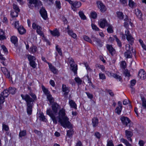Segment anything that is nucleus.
Instances as JSON below:
<instances>
[{"instance_id": "cd10ccee", "label": "nucleus", "mask_w": 146, "mask_h": 146, "mask_svg": "<svg viewBox=\"0 0 146 146\" xmlns=\"http://www.w3.org/2000/svg\"><path fill=\"white\" fill-rule=\"evenodd\" d=\"M128 5L131 8H133L136 6V4L132 0H129Z\"/></svg>"}, {"instance_id": "37998d69", "label": "nucleus", "mask_w": 146, "mask_h": 146, "mask_svg": "<svg viewBox=\"0 0 146 146\" xmlns=\"http://www.w3.org/2000/svg\"><path fill=\"white\" fill-rule=\"evenodd\" d=\"M142 102V106L145 108L146 109V99L144 97L141 98Z\"/></svg>"}, {"instance_id": "bf43d9fd", "label": "nucleus", "mask_w": 146, "mask_h": 146, "mask_svg": "<svg viewBox=\"0 0 146 146\" xmlns=\"http://www.w3.org/2000/svg\"><path fill=\"white\" fill-rule=\"evenodd\" d=\"M92 27L93 29L94 30L96 31H99V29L94 24H92Z\"/></svg>"}, {"instance_id": "b1692460", "label": "nucleus", "mask_w": 146, "mask_h": 146, "mask_svg": "<svg viewBox=\"0 0 146 146\" xmlns=\"http://www.w3.org/2000/svg\"><path fill=\"white\" fill-rule=\"evenodd\" d=\"M68 34L74 38H75L77 37L76 35L73 32L72 30H69L67 31Z\"/></svg>"}, {"instance_id": "c03bdc74", "label": "nucleus", "mask_w": 146, "mask_h": 146, "mask_svg": "<svg viewBox=\"0 0 146 146\" xmlns=\"http://www.w3.org/2000/svg\"><path fill=\"white\" fill-rule=\"evenodd\" d=\"M121 107H117L115 109V111L118 114L120 115L122 110Z\"/></svg>"}, {"instance_id": "3c124183", "label": "nucleus", "mask_w": 146, "mask_h": 146, "mask_svg": "<svg viewBox=\"0 0 146 146\" xmlns=\"http://www.w3.org/2000/svg\"><path fill=\"white\" fill-rule=\"evenodd\" d=\"M38 27H40V26L36 24L35 23H33L32 24V27L35 30H36L39 28Z\"/></svg>"}, {"instance_id": "f8f14e48", "label": "nucleus", "mask_w": 146, "mask_h": 146, "mask_svg": "<svg viewBox=\"0 0 146 146\" xmlns=\"http://www.w3.org/2000/svg\"><path fill=\"white\" fill-rule=\"evenodd\" d=\"M106 48L110 53L111 54L112 56H113L115 54V50L113 48L111 45L107 44Z\"/></svg>"}, {"instance_id": "6ab92c4d", "label": "nucleus", "mask_w": 146, "mask_h": 146, "mask_svg": "<svg viewBox=\"0 0 146 146\" xmlns=\"http://www.w3.org/2000/svg\"><path fill=\"white\" fill-rule=\"evenodd\" d=\"M69 104L71 108L75 109H77V105L75 102L72 100H70L69 102Z\"/></svg>"}, {"instance_id": "e433bc0d", "label": "nucleus", "mask_w": 146, "mask_h": 146, "mask_svg": "<svg viewBox=\"0 0 146 146\" xmlns=\"http://www.w3.org/2000/svg\"><path fill=\"white\" fill-rule=\"evenodd\" d=\"M123 74L125 77H129L131 76L130 72L127 69H125L124 70Z\"/></svg>"}, {"instance_id": "ea45409f", "label": "nucleus", "mask_w": 146, "mask_h": 146, "mask_svg": "<svg viewBox=\"0 0 146 146\" xmlns=\"http://www.w3.org/2000/svg\"><path fill=\"white\" fill-rule=\"evenodd\" d=\"M83 38L84 40L85 41L89 42L91 43H92V42L91 39L88 36L86 35H84L83 36Z\"/></svg>"}, {"instance_id": "72a5a7b5", "label": "nucleus", "mask_w": 146, "mask_h": 146, "mask_svg": "<svg viewBox=\"0 0 146 146\" xmlns=\"http://www.w3.org/2000/svg\"><path fill=\"white\" fill-rule=\"evenodd\" d=\"M41 87L42 91L45 95H47V94H49L48 90L44 86L42 85Z\"/></svg>"}, {"instance_id": "7ed1b4c3", "label": "nucleus", "mask_w": 146, "mask_h": 146, "mask_svg": "<svg viewBox=\"0 0 146 146\" xmlns=\"http://www.w3.org/2000/svg\"><path fill=\"white\" fill-rule=\"evenodd\" d=\"M58 121L64 127L70 128L71 123L68 121L69 119L65 116V111L63 110H60L59 114Z\"/></svg>"}, {"instance_id": "4be33fe9", "label": "nucleus", "mask_w": 146, "mask_h": 146, "mask_svg": "<svg viewBox=\"0 0 146 146\" xmlns=\"http://www.w3.org/2000/svg\"><path fill=\"white\" fill-rule=\"evenodd\" d=\"M11 41L12 43L14 44L15 46H17L16 43L18 42V39L17 37L13 36L11 38Z\"/></svg>"}, {"instance_id": "39448f33", "label": "nucleus", "mask_w": 146, "mask_h": 146, "mask_svg": "<svg viewBox=\"0 0 146 146\" xmlns=\"http://www.w3.org/2000/svg\"><path fill=\"white\" fill-rule=\"evenodd\" d=\"M122 123L126 126L130 127L131 126V121L130 119L127 117L122 116L120 118Z\"/></svg>"}, {"instance_id": "a18cd8bd", "label": "nucleus", "mask_w": 146, "mask_h": 146, "mask_svg": "<svg viewBox=\"0 0 146 146\" xmlns=\"http://www.w3.org/2000/svg\"><path fill=\"white\" fill-rule=\"evenodd\" d=\"M97 14L95 12H92L91 13L90 17L93 19H95L96 18Z\"/></svg>"}, {"instance_id": "13d9d810", "label": "nucleus", "mask_w": 146, "mask_h": 146, "mask_svg": "<svg viewBox=\"0 0 146 146\" xmlns=\"http://www.w3.org/2000/svg\"><path fill=\"white\" fill-rule=\"evenodd\" d=\"M96 42H97V45L100 47H102V42L98 38Z\"/></svg>"}, {"instance_id": "6e6552de", "label": "nucleus", "mask_w": 146, "mask_h": 146, "mask_svg": "<svg viewBox=\"0 0 146 146\" xmlns=\"http://www.w3.org/2000/svg\"><path fill=\"white\" fill-rule=\"evenodd\" d=\"M125 35L126 36V38L128 41L129 42L131 45H132L134 42V38L129 33V31L126 30L125 31Z\"/></svg>"}, {"instance_id": "052dcab7", "label": "nucleus", "mask_w": 146, "mask_h": 146, "mask_svg": "<svg viewBox=\"0 0 146 146\" xmlns=\"http://www.w3.org/2000/svg\"><path fill=\"white\" fill-rule=\"evenodd\" d=\"M84 65H85V66L86 67V68L87 70L90 72H91L92 71V70L90 68L87 63H84Z\"/></svg>"}, {"instance_id": "4d7b16f0", "label": "nucleus", "mask_w": 146, "mask_h": 146, "mask_svg": "<svg viewBox=\"0 0 146 146\" xmlns=\"http://www.w3.org/2000/svg\"><path fill=\"white\" fill-rule=\"evenodd\" d=\"M3 129L5 131H8L9 129L8 126L6 124H3Z\"/></svg>"}, {"instance_id": "680f3d73", "label": "nucleus", "mask_w": 146, "mask_h": 146, "mask_svg": "<svg viewBox=\"0 0 146 146\" xmlns=\"http://www.w3.org/2000/svg\"><path fill=\"white\" fill-rule=\"evenodd\" d=\"M1 48L5 53H8V52L7 49L4 45H2L1 46Z\"/></svg>"}, {"instance_id": "79ce46f5", "label": "nucleus", "mask_w": 146, "mask_h": 146, "mask_svg": "<svg viewBox=\"0 0 146 146\" xmlns=\"http://www.w3.org/2000/svg\"><path fill=\"white\" fill-rule=\"evenodd\" d=\"M113 76L115 78L118 80L119 81H121L122 80V78L121 76L117 74H114L113 75Z\"/></svg>"}, {"instance_id": "2eb2a0df", "label": "nucleus", "mask_w": 146, "mask_h": 146, "mask_svg": "<svg viewBox=\"0 0 146 146\" xmlns=\"http://www.w3.org/2000/svg\"><path fill=\"white\" fill-rule=\"evenodd\" d=\"M135 14L137 17L140 19V20H142V14L141 11L138 9H135Z\"/></svg>"}, {"instance_id": "f704fd0d", "label": "nucleus", "mask_w": 146, "mask_h": 146, "mask_svg": "<svg viewBox=\"0 0 146 146\" xmlns=\"http://www.w3.org/2000/svg\"><path fill=\"white\" fill-rule=\"evenodd\" d=\"M114 36L115 38V39L116 41L117 42L118 46H119V47H121L122 46V44L121 41L117 38L116 36L115 35Z\"/></svg>"}, {"instance_id": "1a4fd4ad", "label": "nucleus", "mask_w": 146, "mask_h": 146, "mask_svg": "<svg viewBox=\"0 0 146 146\" xmlns=\"http://www.w3.org/2000/svg\"><path fill=\"white\" fill-rule=\"evenodd\" d=\"M97 4L98 8L102 12H104L106 10V8L105 6L101 2L97 1Z\"/></svg>"}, {"instance_id": "a211bd4d", "label": "nucleus", "mask_w": 146, "mask_h": 146, "mask_svg": "<svg viewBox=\"0 0 146 146\" xmlns=\"http://www.w3.org/2000/svg\"><path fill=\"white\" fill-rule=\"evenodd\" d=\"M98 119L97 117H94L92 119V124L94 127H96L98 124Z\"/></svg>"}, {"instance_id": "7c9ffc66", "label": "nucleus", "mask_w": 146, "mask_h": 146, "mask_svg": "<svg viewBox=\"0 0 146 146\" xmlns=\"http://www.w3.org/2000/svg\"><path fill=\"white\" fill-rule=\"evenodd\" d=\"M9 91L8 90H5L3 92H2L1 94L4 96V98L7 97L9 95Z\"/></svg>"}, {"instance_id": "603ef678", "label": "nucleus", "mask_w": 146, "mask_h": 146, "mask_svg": "<svg viewBox=\"0 0 146 146\" xmlns=\"http://www.w3.org/2000/svg\"><path fill=\"white\" fill-rule=\"evenodd\" d=\"M96 67L98 68H99L101 69L103 71L104 70L105 67L103 65H101L98 64H96Z\"/></svg>"}, {"instance_id": "e2e57ef3", "label": "nucleus", "mask_w": 146, "mask_h": 146, "mask_svg": "<svg viewBox=\"0 0 146 146\" xmlns=\"http://www.w3.org/2000/svg\"><path fill=\"white\" fill-rule=\"evenodd\" d=\"M88 98L91 99L93 98V95L90 93L88 92H86Z\"/></svg>"}, {"instance_id": "4468645a", "label": "nucleus", "mask_w": 146, "mask_h": 146, "mask_svg": "<svg viewBox=\"0 0 146 146\" xmlns=\"http://www.w3.org/2000/svg\"><path fill=\"white\" fill-rule=\"evenodd\" d=\"M50 32L51 34L54 36L58 37L60 36V33L56 28L54 29L53 31L50 30Z\"/></svg>"}, {"instance_id": "58836bf2", "label": "nucleus", "mask_w": 146, "mask_h": 146, "mask_svg": "<svg viewBox=\"0 0 146 146\" xmlns=\"http://www.w3.org/2000/svg\"><path fill=\"white\" fill-rule=\"evenodd\" d=\"M75 80L78 84V86L81 85L82 82V80L78 77H76L74 79Z\"/></svg>"}, {"instance_id": "8fccbe9b", "label": "nucleus", "mask_w": 146, "mask_h": 146, "mask_svg": "<svg viewBox=\"0 0 146 146\" xmlns=\"http://www.w3.org/2000/svg\"><path fill=\"white\" fill-rule=\"evenodd\" d=\"M39 117L40 118V119L42 121H46V120L45 116L42 113L40 114Z\"/></svg>"}, {"instance_id": "5fc2aeb1", "label": "nucleus", "mask_w": 146, "mask_h": 146, "mask_svg": "<svg viewBox=\"0 0 146 146\" xmlns=\"http://www.w3.org/2000/svg\"><path fill=\"white\" fill-rule=\"evenodd\" d=\"M121 140L122 142L124 143L126 145V146L129 145V144H130L126 139L122 138L121 139Z\"/></svg>"}, {"instance_id": "0e129e2a", "label": "nucleus", "mask_w": 146, "mask_h": 146, "mask_svg": "<svg viewBox=\"0 0 146 146\" xmlns=\"http://www.w3.org/2000/svg\"><path fill=\"white\" fill-rule=\"evenodd\" d=\"M56 7H57L58 9H60L61 8L60 2V1H56Z\"/></svg>"}, {"instance_id": "c9c22d12", "label": "nucleus", "mask_w": 146, "mask_h": 146, "mask_svg": "<svg viewBox=\"0 0 146 146\" xmlns=\"http://www.w3.org/2000/svg\"><path fill=\"white\" fill-rule=\"evenodd\" d=\"M125 135L127 137H131L133 135L132 132L130 131L127 130H126L125 131Z\"/></svg>"}, {"instance_id": "dca6fc26", "label": "nucleus", "mask_w": 146, "mask_h": 146, "mask_svg": "<svg viewBox=\"0 0 146 146\" xmlns=\"http://www.w3.org/2000/svg\"><path fill=\"white\" fill-rule=\"evenodd\" d=\"M72 4H70L72 5V7L74 8H78L81 5V3L80 1H76L73 2L72 1Z\"/></svg>"}, {"instance_id": "69168bd1", "label": "nucleus", "mask_w": 146, "mask_h": 146, "mask_svg": "<svg viewBox=\"0 0 146 146\" xmlns=\"http://www.w3.org/2000/svg\"><path fill=\"white\" fill-rule=\"evenodd\" d=\"M136 83V81L135 80H133L131 81V85L130 86L133 87L134 86Z\"/></svg>"}, {"instance_id": "864d4df0", "label": "nucleus", "mask_w": 146, "mask_h": 146, "mask_svg": "<svg viewBox=\"0 0 146 146\" xmlns=\"http://www.w3.org/2000/svg\"><path fill=\"white\" fill-rule=\"evenodd\" d=\"M56 49L58 52L59 54L60 55L62 56V52L61 49L58 47V46L56 45Z\"/></svg>"}, {"instance_id": "5701e85b", "label": "nucleus", "mask_w": 146, "mask_h": 146, "mask_svg": "<svg viewBox=\"0 0 146 146\" xmlns=\"http://www.w3.org/2000/svg\"><path fill=\"white\" fill-rule=\"evenodd\" d=\"M8 90L9 94L13 95L15 94L16 92L17 89L14 87H10Z\"/></svg>"}, {"instance_id": "393cba45", "label": "nucleus", "mask_w": 146, "mask_h": 146, "mask_svg": "<svg viewBox=\"0 0 146 146\" xmlns=\"http://www.w3.org/2000/svg\"><path fill=\"white\" fill-rule=\"evenodd\" d=\"M37 50V48L36 46L34 45H33L31 46L29 50V52L33 53H35Z\"/></svg>"}, {"instance_id": "2f4dec72", "label": "nucleus", "mask_w": 146, "mask_h": 146, "mask_svg": "<svg viewBox=\"0 0 146 146\" xmlns=\"http://www.w3.org/2000/svg\"><path fill=\"white\" fill-rule=\"evenodd\" d=\"M26 135V131L25 130L21 131L19 132V137H23L25 136Z\"/></svg>"}, {"instance_id": "774afa93", "label": "nucleus", "mask_w": 146, "mask_h": 146, "mask_svg": "<svg viewBox=\"0 0 146 146\" xmlns=\"http://www.w3.org/2000/svg\"><path fill=\"white\" fill-rule=\"evenodd\" d=\"M144 143H145L142 140H140L139 141V144L140 146H143Z\"/></svg>"}, {"instance_id": "f3484780", "label": "nucleus", "mask_w": 146, "mask_h": 146, "mask_svg": "<svg viewBox=\"0 0 146 146\" xmlns=\"http://www.w3.org/2000/svg\"><path fill=\"white\" fill-rule=\"evenodd\" d=\"M127 51L124 52V54L125 58H131L132 55L129 49H127Z\"/></svg>"}, {"instance_id": "9d476101", "label": "nucleus", "mask_w": 146, "mask_h": 146, "mask_svg": "<svg viewBox=\"0 0 146 146\" xmlns=\"http://www.w3.org/2000/svg\"><path fill=\"white\" fill-rule=\"evenodd\" d=\"M40 13L42 18L44 20H46L47 18V14L46 11L44 8L42 7L40 11Z\"/></svg>"}, {"instance_id": "9b49d317", "label": "nucleus", "mask_w": 146, "mask_h": 146, "mask_svg": "<svg viewBox=\"0 0 146 146\" xmlns=\"http://www.w3.org/2000/svg\"><path fill=\"white\" fill-rule=\"evenodd\" d=\"M138 76L141 79L144 80L146 78V74L145 71L143 69L140 70L139 72Z\"/></svg>"}, {"instance_id": "09e8293b", "label": "nucleus", "mask_w": 146, "mask_h": 146, "mask_svg": "<svg viewBox=\"0 0 146 146\" xmlns=\"http://www.w3.org/2000/svg\"><path fill=\"white\" fill-rule=\"evenodd\" d=\"M99 75L100 79L102 80H105L106 79V76L104 74L101 72L99 74Z\"/></svg>"}, {"instance_id": "f03ea898", "label": "nucleus", "mask_w": 146, "mask_h": 146, "mask_svg": "<svg viewBox=\"0 0 146 146\" xmlns=\"http://www.w3.org/2000/svg\"><path fill=\"white\" fill-rule=\"evenodd\" d=\"M51 108L53 111L50 109H49L46 110V114L50 117L53 123L56 124L57 123L58 117H56L55 115H56L58 111L60 109V107L56 103L54 102L52 104Z\"/></svg>"}, {"instance_id": "c756f323", "label": "nucleus", "mask_w": 146, "mask_h": 146, "mask_svg": "<svg viewBox=\"0 0 146 146\" xmlns=\"http://www.w3.org/2000/svg\"><path fill=\"white\" fill-rule=\"evenodd\" d=\"M117 14L118 18H119V19L121 20L123 19L124 15L122 12L119 11L117 12Z\"/></svg>"}, {"instance_id": "412c9836", "label": "nucleus", "mask_w": 146, "mask_h": 146, "mask_svg": "<svg viewBox=\"0 0 146 146\" xmlns=\"http://www.w3.org/2000/svg\"><path fill=\"white\" fill-rule=\"evenodd\" d=\"M70 69L75 74H77V70H78L77 65V64L70 66Z\"/></svg>"}, {"instance_id": "6e6d98bb", "label": "nucleus", "mask_w": 146, "mask_h": 146, "mask_svg": "<svg viewBox=\"0 0 146 146\" xmlns=\"http://www.w3.org/2000/svg\"><path fill=\"white\" fill-rule=\"evenodd\" d=\"M126 63L124 61H123L121 62L120 66L122 68L125 69L126 68Z\"/></svg>"}, {"instance_id": "49530a36", "label": "nucleus", "mask_w": 146, "mask_h": 146, "mask_svg": "<svg viewBox=\"0 0 146 146\" xmlns=\"http://www.w3.org/2000/svg\"><path fill=\"white\" fill-rule=\"evenodd\" d=\"M38 27L39 28L36 29V32L38 34L42 36L43 35V33L42 31H41V30H42V27Z\"/></svg>"}, {"instance_id": "0eeeda50", "label": "nucleus", "mask_w": 146, "mask_h": 146, "mask_svg": "<svg viewBox=\"0 0 146 146\" xmlns=\"http://www.w3.org/2000/svg\"><path fill=\"white\" fill-rule=\"evenodd\" d=\"M1 70L4 74L5 75L6 78L9 79L10 82L13 83L12 77L10 76V72H9L5 67H1Z\"/></svg>"}, {"instance_id": "f257e3e1", "label": "nucleus", "mask_w": 146, "mask_h": 146, "mask_svg": "<svg viewBox=\"0 0 146 146\" xmlns=\"http://www.w3.org/2000/svg\"><path fill=\"white\" fill-rule=\"evenodd\" d=\"M22 99L25 101L27 106V111L28 115H30L32 114V109L34 105L33 102L35 100L37 99V98L35 94L30 92L29 95L26 94L23 95V94L21 95Z\"/></svg>"}, {"instance_id": "a19ab883", "label": "nucleus", "mask_w": 146, "mask_h": 146, "mask_svg": "<svg viewBox=\"0 0 146 146\" xmlns=\"http://www.w3.org/2000/svg\"><path fill=\"white\" fill-rule=\"evenodd\" d=\"M13 8L15 10V11H17L19 12L20 10L19 7L16 4L13 3Z\"/></svg>"}, {"instance_id": "aec40b11", "label": "nucleus", "mask_w": 146, "mask_h": 146, "mask_svg": "<svg viewBox=\"0 0 146 146\" xmlns=\"http://www.w3.org/2000/svg\"><path fill=\"white\" fill-rule=\"evenodd\" d=\"M71 127L70 128H68L70 129L67 131V135L69 137L72 136L74 133V131L72 128V125L71 124Z\"/></svg>"}, {"instance_id": "de8ad7c7", "label": "nucleus", "mask_w": 146, "mask_h": 146, "mask_svg": "<svg viewBox=\"0 0 146 146\" xmlns=\"http://www.w3.org/2000/svg\"><path fill=\"white\" fill-rule=\"evenodd\" d=\"M108 27L107 29V31L108 33H112L113 32V31L112 29V27L110 25H109L108 24Z\"/></svg>"}, {"instance_id": "ddd939ff", "label": "nucleus", "mask_w": 146, "mask_h": 146, "mask_svg": "<svg viewBox=\"0 0 146 146\" xmlns=\"http://www.w3.org/2000/svg\"><path fill=\"white\" fill-rule=\"evenodd\" d=\"M99 23L100 24V27L102 28H104L106 25L108 26V25L107 23L106 20L104 19L100 20Z\"/></svg>"}, {"instance_id": "4c0bfd02", "label": "nucleus", "mask_w": 146, "mask_h": 146, "mask_svg": "<svg viewBox=\"0 0 146 146\" xmlns=\"http://www.w3.org/2000/svg\"><path fill=\"white\" fill-rule=\"evenodd\" d=\"M18 13L17 11H11V15L13 18L17 17L18 15Z\"/></svg>"}, {"instance_id": "bb28decb", "label": "nucleus", "mask_w": 146, "mask_h": 146, "mask_svg": "<svg viewBox=\"0 0 146 146\" xmlns=\"http://www.w3.org/2000/svg\"><path fill=\"white\" fill-rule=\"evenodd\" d=\"M17 30L19 33L21 34H23L25 33V30L24 29L23 26H20L17 28Z\"/></svg>"}, {"instance_id": "473e14b6", "label": "nucleus", "mask_w": 146, "mask_h": 146, "mask_svg": "<svg viewBox=\"0 0 146 146\" xmlns=\"http://www.w3.org/2000/svg\"><path fill=\"white\" fill-rule=\"evenodd\" d=\"M78 14L81 19L83 20H85L86 19V17L84 15L83 12L82 11H80L78 12Z\"/></svg>"}, {"instance_id": "20e7f679", "label": "nucleus", "mask_w": 146, "mask_h": 146, "mask_svg": "<svg viewBox=\"0 0 146 146\" xmlns=\"http://www.w3.org/2000/svg\"><path fill=\"white\" fill-rule=\"evenodd\" d=\"M27 58L29 62L30 66L33 68H35L37 64L35 62L36 59L35 57L29 54L27 55Z\"/></svg>"}, {"instance_id": "c85d7f7f", "label": "nucleus", "mask_w": 146, "mask_h": 146, "mask_svg": "<svg viewBox=\"0 0 146 146\" xmlns=\"http://www.w3.org/2000/svg\"><path fill=\"white\" fill-rule=\"evenodd\" d=\"M46 96L47 98L50 102V103L51 104L54 102V99L50 94H47Z\"/></svg>"}, {"instance_id": "a878e982", "label": "nucleus", "mask_w": 146, "mask_h": 146, "mask_svg": "<svg viewBox=\"0 0 146 146\" xmlns=\"http://www.w3.org/2000/svg\"><path fill=\"white\" fill-rule=\"evenodd\" d=\"M49 66L50 70L53 73L57 74L58 73V70L54 66H52L51 64L49 65Z\"/></svg>"}, {"instance_id": "423d86ee", "label": "nucleus", "mask_w": 146, "mask_h": 146, "mask_svg": "<svg viewBox=\"0 0 146 146\" xmlns=\"http://www.w3.org/2000/svg\"><path fill=\"white\" fill-rule=\"evenodd\" d=\"M62 90L64 93L63 95L64 97L67 98L68 94L70 91V88L66 86V85L63 84L62 86Z\"/></svg>"}, {"instance_id": "338daca9", "label": "nucleus", "mask_w": 146, "mask_h": 146, "mask_svg": "<svg viewBox=\"0 0 146 146\" xmlns=\"http://www.w3.org/2000/svg\"><path fill=\"white\" fill-rule=\"evenodd\" d=\"M128 0H119L120 2L122 4L126 5L127 2Z\"/></svg>"}]
</instances>
